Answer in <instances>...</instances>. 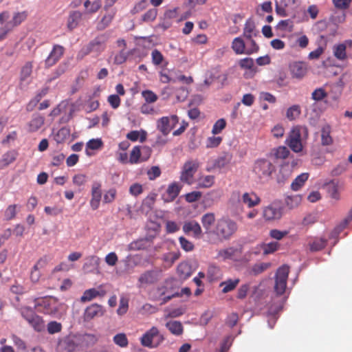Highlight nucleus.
Here are the masks:
<instances>
[{
	"label": "nucleus",
	"instance_id": "1",
	"mask_svg": "<svg viewBox=\"0 0 352 352\" xmlns=\"http://www.w3.org/2000/svg\"><path fill=\"white\" fill-rule=\"evenodd\" d=\"M309 136V131L306 126H293L285 140V144L294 153H300L303 150V141Z\"/></svg>",
	"mask_w": 352,
	"mask_h": 352
},
{
	"label": "nucleus",
	"instance_id": "2",
	"mask_svg": "<svg viewBox=\"0 0 352 352\" xmlns=\"http://www.w3.org/2000/svg\"><path fill=\"white\" fill-rule=\"evenodd\" d=\"M237 230L238 225L235 221L228 217H222L217 221L212 234L215 235L218 240L222 242L230 240Z\"/></svg>",
	"mask_w": 352,
	"mask_h": 352
},
{
	"label": "nucleus",
	"instance_id": "3",
	"mask_svg": "<svg viewBox=\"0 0 352 352\" xmlns=\"http://www.w3.org/2000/svg\"><path fill=\"white\" fill-rule=\"evenodd\" d=\"M108 39L109 36L107 34L97 36L80 50L77 55V58L82 59L90 53H96V55L100 54L105 50Z\"/></svg>",
	"mask_w": 352,
	"mask_h": 352
},
{
	"label": "nucleus",
	"instance_id": "4",
	"mask_svg": "<svg viewBox=\"0 0 352 352\" xmlns=\"http://www.w3.org/2000/svg\"><path fill=\"white\" fill-rule=\"evenodd\" d=\"M62 307L55 298H42L35 300L34 307L37 311L44 314L57 316Z\"/></svg>",
	"mask_w": 352,
	"mask_h": 352
},
{
	"label": "nucleus",
	"instance_id": "5",
	"mask_svg": "<svg viewBox=\"0 0 352 352\" xmlns=\"http://www.w3.org/2000/svg\"><path fill=\"white\" fill-rule=\"evenodd\" d=\"M285 207L280 200H274L262 208V217L266 222L279 221L283 216Z\"/></svg>",
	"mask_w": 352,
	"mask_h": 352
},
{
	"label": "nucleus",
	"instance_id": "6",
	"mask_svg": "<svg viewBox=\"0 0 352 352\" xmlns=\"http://www.w3.org/2000/svg\"><path fill=\"white\" fill-rule=\"evenodd\" d=\"M172 279H166L164 282L153 289L150 292V297L153 300H162L161 305L165 304L171 300L173 297L178 296L177 294H172L170 295L166 296L168 294L171 289Z\"/></svg>",
	"mask_w": 352,
	"mask_h": 352
},
{
	"label": "nucleus",
	"instance_id": "7",
	"mask_svg": "<svg viewBox=\"0 0 352 352\" xmlns=\"http://www.w3.org/2000/svg\"><path fill=\"white\" fill-rule=\"evenodd\" d=\"M275 171V166L266 159H258L254 164L253 172L257 177L263 181H267Z\"/></svg>",
	"mask_w": 352,
	"mask_h": 352
},
{
	"label": "nucleus",
	"instance_id": "8",
	"mask_svg": "<svg viewBox=\"0 0 352 352\" xmlns=\"http://www.w3.org/2000/svg\"><path fill=\"white\" fill-rule=\"evenodd\" d=\"M164 340V336L160 333L156 327H152L140 338L141 344L151 349L157 347Z\"/></svg>",
	"mask_w": 352,
	"mask_h": 352
},
{
	"label": "nucleus",
	"instance_id": "9",
	"mask_svg": "<svg viewBox=\"0 0 352 352\" xmlns=\"http://www.w3.org/2000/svg\"><path fill=\"white\" fill-rule=\"evenodd\" d=\"M23 318L36 331H41L45 329L43 318L35 314L34 310L29 307H23L21 309Z\"/></svg>",
	"mask_w": 352,
	"mask_h": 352
},
{
	"label": "nucleus",
	"instance_id": "10",
	"mask_svg": "<svg viewBox=\"0 0 352 352\" xmlns=\"http://www.w3.org/2000/svg\"><path fill=\"white\" fill-rule=\"evenodd\" d=\"M289 267L287 265L280 267L276 273L274 290L277 295H283L287 287Z\"/></svg>",
	"mask_w": 352,
	"mask_h": 352
},
{
	"label": "nucleus",
	"instance_id": "11",
	"mask_svg": "<svg viewBox=\"0 0 352 352\" xmlns=\"http://www.w3.org/2000/svg\"><path fill=\"white\" fill-rule=\"evenodd\" d=\"M199 167V162L197 160H190L186 161L182 168L180 175V180L188 184L192 183L194 175Z\"/></svg>",
	"mask_w": 352,
	"mask_h": 352
},
{
	"label": "nucleus",
	"instance_id": "12",
	"mask_svg": "<svg viewBox=\"0 0 352 352\" xmlns=\"http://www.w3.org/2000/svg\"><path fill=\"white\" fill-rule=\"evenodd\" d=\"M65 53V47L60 45L56 44L53 46L52 51L45 60V67L50 68L62 58Z\"/></svg>",
	"mask_w": 352,
	"mask_h": 352
},
{
	"label": "nucleus",
	"instance_id": "13",
	"mask_svg": "<svg viewBox=\"0 0 352 352\" xmlns=\"http://www.w3.org/2000/svg\"><path fill=\"white\" fill-rule=\"evenodd\" d=\"M289 69L292 78L300 80L307 75L308 65L303 61H294L289 64Z\"/></svg>",
	"mask_w": 352,
	"mask_h": 352
},
{
	"label": "nucleus",
	"instance_id": "14",
	"mask_svg": "<svg viewBox=\"0 0 352 352\" xmlns=\"http://www.w3.org/2000/svg\"><path fill=\"white\" fill-rule=\"evenodd\" d=\"M48 263V258L44 256L40 258L32 267L30 278L32 283H38L42 276L41 270L44 269Z\"/></svg>",
	"mask_w": 352,
	"mask_h": 352
},
{
	"label": "nucleus",
	"instance_id": "15",
	"mask_svg": "<svg viewBox=\"0 0 352 352\" xmlns=\"http://www.w3.org/2000/svg\"><path fill=\"white\" fill-rule=\"evenodd\" d=\"M160 275V270H147L140 276L138 283L140 286L154 284L159 280Z\"/></svg>",
	"mask_w": 352,
	"mask_h": 352
},
{
	"label": "nucleus",
	"instance_id": "16",
	"mask_svg": "<svg viewBox=\"0 0 352 352\" xmlns=\"http://www.w3.org/2000/svg\"><path fill=\"white\" fill-rule=\"evenodd\" d=\"M107 294V291L104 289V286L100 285L96 288H91L84 292L80 297L81 302H86L92 300L96 298H102Z\"/></svg>",
	"mask_w": 352,
	"mask_h": 352
},
{
	"label": "nucleus",
	"instance_id": "17",
	"mask_svg": "<svg viewBox=\"0 0 352 352\" xmlns=\"http://www.w3.org/2000/svg\"><path fill=\"white\" fill-rule=\"evenodd\" d=\"M91 198L90 200V206L95 210L99 208L102 198V184L99 182H94L91 185Z\"/></svg>",
	"mask_w": 352,
	"mask_h": 352
},
{
	"label": "nucleus",
	"instance_id": "18",
	"mask_svg": "<svg viewBox=\"0 0 352 352\" xmlns=\"http://www.w3.org/2000/svg\"><path fill=\"white\" fill-rule=\"evenodd\" d=\"M104 314V310L102 306L97 303H94L85 309L83 319L85 321L89 322L96 317L102 316Z\"/></svg>",
	"mask_w": 352,
	"mask_h": 352
},
{
	"label": "nucleus",
	"instance_id": "19",
	"mask_svg": "<svg viewBox=\"0 0 352 352\" xmlns=\"http://www.w3.org/2000/svg\"><path fill=\"white\" fill-rule=\"evenodd\" d=\"M77 346L76 338L69 336L58 342V349L61 352H73L76 350Z\"/></svg>",
	"mask_w": 352,
	"mask_h": 352
},
{
	"label": "nucleus",
	"instance_id": "20",
	"mask_svg": "<svg viewBox=\"0 0 352 352\" xmlns=\"http://www.w3.org/2000/svg\"><path fill=\"white\" fill-rule=\"evenodd\" d=\"M100 258L96 255H91L85 258V262L83 264L82 270L87 272H98Z\"/></svg>",
	"mask_w": 352,
	"mask_h": 352
},
{
	"label": "nucleus",
	"instance_id": "21",
	"mask_svg": "<svg viewBox=\"0 0 352 352\" xmlns=\"http://www.w3.org/2000/svg\"><path fill=\"white\" fill-rule=\"evenodd\" d=\"M170 120L175 123L177 121V117L173 116L171 118L162 117L157 121V129L164 135H167L171 131L173 126H170Z\"/></svg>",
	"mask_w": 352,
	"mask_h": 352
},
{
	"label": "nucleus",
	"instance_id": "22",
	"mask_svg": "<svg viewBox=\"0 0 352 352\" xmlns=\"http://www.w3.org/2000/svg\"><path fill=\"white\" fill-rule=\"evenodd\" d=\"M181 188L182 186L176 182L170 184L168 186L166 192L163 195L162 199L165 202H171L174 201L179 194Z\"/></svg>",
	"mask_w": 352,
	"mask_h": 352
},
{
	"label": "nucleus",
	"instance_id": "23",
	"mask_svg": "<svg viewBox=\"0 0 352 352\" xmlns=\"http://www.w3.org/2000/svg\"><path fill=\"white\" fill-rule=\"evenodd\" d=\"M45 123V118L39 113H34L31 120L28 123V131L34 133L40 129Z\"/></svg>",
	"mask_w": 352,
	"mask_h": 352
},
{
	"label": "nucleus",
	"instance_id": "24",
	"mask_svg": "<svg viewBox=\"0 0 352 352\" xmlns=\"http://www.w3.org/2000/svg\"><path fill=\"white\" fill-rule=\"evenodd\" d=\"M238 64L241 69H247L249 71V74L247 72L245 73L244 76L245 78L252 77L256 73V70L254 69V62L252 58L246 57L240 59L238 61Z\"/></svg>",
	"mask_w": 352,
	"mask_h": 352
},
{
	"label": "nucleus",
	"instance_id": "25",
	"mask_svg": "<svg viewBox=\"0 0 352 352\" xmlns=\"http://www.w3.org/2000/svg\"><path fill=\"white\" fill-rule=\"evenodd\" d=\"M82 12L79 10H73L69 12L67 21V27L72 31L76 28L82 19Z\"/></svg>",
	"mask_w": 352,
	"mask_h": 352
},
{
	"label": "nucleus",
	"instance_id": "26",
	"mask_svg": "<svg viewBox=\"0 0 352 352\" xmlns=\"http://www.w3.org/2000/svg\"><path fill=\"white\" fill-rule=\"evenodd\" d=\"M242 202L248 208H253L260 204L261 198L254 192H245L241 197Z\"/></svg>",
	"mask_w": 352,
	"mask_h": 352
},
{
	"label": "nucleus",
	"instance_id": "27",
	"mask_svg": "<svg viewBox=\"0 0 352 352\" xmlns=\"http://www.w3.org/2000/svg\"><path fill=\"white\" fill-rule=\"evenodd\" d=\"M106 12L107 13L102 17L97 24L96 28L98 30H103L109 27L116 14V9H112L110 11Z\"/></svg>",
	"mask_w": 352,
	"mask_h": 352
},
{
	"label": "nucleus",
	"instance_id": "28",
	"mask_svg": "<svg viewBox=\"0 0 352 352\" xmlns=\"http://www.w3.org/2000/svg\"><path fill=\"white\" fill-rule=\"evenodd\" d=\"M201 222L205 230L206 234H212V226L215 223V215L213 212H208L204 214L201 219Z\"/></svg>",
	"mask_w": 352,
	"mask_h": 352
},
{
	"label": "nucleus",
	"instance_id": "29",
	"mask_svg": "<svg viewBox=\"0 0 352 352\" xmlns=\"http://www.w3.org/2000/svg\"><path fill=\"white\" fill-rule=\"evenodd\" d=\"M183 231L186 234L192 232L195 238H200L202 233L200 225L195 221L186 222L183 226Z\"/></svg>",
	"mask_w": 352,
	"mask_h": 352
},
{
	"label": "nucleus",
	"instance_id": "30",
	"mask_svg": "<svg viewBox=\"0 0 352 352\" xmlns=\"http://www.w3.org/2000/svg\"><path fill=\"white\" fill-rule=\"evenodd\" d=\"M258 32L256 30V25L252 19H248L245 23L243 36L246 39H250L253 36H256Z\"/></svg>",
	"mask_w": 352,
	"mask_h": 352
},
{
	"label": "nucleus",
	"instance_id": "31",
	"mask_svg": "<svg viewBox=\"0 0 352 352\" xmlns=\"http://www.w3.org/2000/svg\"><path fill=\"white\" fill-rule=\"evenodd\" d=\"M85 14H93L96 13L102 7L101 0H95L91 1L90 0H85L84 1Z\"/></svg>",
	"mask_w": 352,
	"mask_h": 352
},
{
	"label": "nucleus",
	"instance_id": "32",
	"mask_svg": "<svg viewBox=\"0 0 352 352\" xmlns=\"http://www.w3.org/2000/svg\"><path fill=\"white\" fill-rule=\"evenodd\" d=\"M331 127L329 124L324 125L321 129V144L322 146H329L333 142V138L331 135Z\"/></svg>",
	"mask_w": 352,
	"mask_h": 352
},
{
	"label": "nucleus",
	"instance_id": "33",
	"mask_svg": "<svg viewBox=\"0 0 352 352\" xmlns=\"http://www.w3.org/2000/svg\"><path fill=\"white\" fill-rule=\"evenodd\" d=\"M232 49L236 54H246V43L241 37H236L232 42Z\"/></svg>",
	"mask_w": 352,
	"mask_h": 352
},
{
	"label": "nucleus",
	"instance_id": "34",
	"mask_svg": "<svg viewBox=\"0 0 352 352\" xmlns=\"http://www.w3.org/2000/svg\"><path fill=\"white\" fill-rule=\"evenodd\" d=\"M177 272L179 278L185 280L192 274L191 267L188 263L182 262L177 266Z\"/></svg>",
	"mask_w": 352,
	"mask_h": 352
},
{
	"label": "nucleus",
	"instance_id": "35",
	"mask_svg": "<svg viewBox=\"0 0 352 352\" xmlns=\"http://www.w3.org/2000/svg\"><path fill=\"white\" fill-rule=\"evenodd\" d=\"M17 157V153L14 151H10L3 155L0 160V168H4L9 164L14 162Z\"/></svg>",
	"mask_w": 352,
	"mask_h": 352
},
{
	"label": "nucleus",
	"instance_id": "36",
	"mask_svg": "<svg viewBox=\"0 0 352 352\" xmlns=\"http://www.w3.org/2000/svg\"><path fill=\"white\" fill-rule=\"evenodd\" d=\"M156 197L157 194L155 192L148 194L142 201V209L146 212L151 210L154 207Z\"/></svg>",
	"mask_w": 352,
	"mask_h": 352
},
{
	"label": "nucleus",
	"instance_id": "37",
	"mask_svg": "<svg viewBox=\"0 0 352 352\" xmlns=\"http://www.w3.org/2000/svg\"><path fill=\"white\" fill-rule=\"evenodd\" d=\"M33 62L28 61L21 67L20 72V82H25L28 78H30L32 73Z\"/></svg>",
	"mask_w": 352,
	"mask_h": 352
},
{
	"label": "nucleus",
	"instance_id": "38",
	"mask_svg": "<svg viewBox=\"0 0 352 352\" xmlns=\"http://www.w3.org/2000/svg\"><path fill=\"white\" fill-rule=\"evenodd\" d=\"M214 183V176L201 175L197 179V186L201 188H208L213 186Z\"/></svg>",
	"mask_w": 352,
	"mask_h": 352
},
{
	"label": "nucleus",
	"instance_id": "39",
	"mask_svg": "<svg viewBox=\"0 0 352 352\" xmlns=\"http://www.w3.org/2000/svg\"><path fill=\"white\" fill-rule=\"evenodd\" d=\"M240 280L239 278L236 279H228L226 281H223L220 283V287H222V292L226 294L234 290L238 284L239 283Z\"/></svg>",
	"mask_w": 352,
	"mask_h": 352
},
{
	"label": "nucleus",
	"instance_id": "40",
	"mask_svg": "<svg viewBox=\"0 0 352 352\" xmlns=\"http://www.w3.org/2000/svg\"><path fill=\"white\" fill-rule=\"evenodd\" d=\"M309 174L308 173H302L297 176L296 179L292 182L291 184V188L293 190L297 191L298 190L305 184V182L308 179Z\"/></svg>",
	"mask_w": 352,
	"mask_h": 352
},
{
	"label": "nucleus",
	"instance_id": "41",
	"mask_svg": "<svg viewBox=\"0 0 352 352\" xmlns=\"http://www.w3.org/2000/svg\"><path fill=\"white\" fill-rule=\"evenodd\" d=\"M166 327L171 332V333L175 336H180L183 333L182 324L179 321H170L166 322Z\"/></svg>",
	"mask_w": 352,
	"mask_h": 352
},
{
	"label": "nucleus",
	"instance_id": "42",
	"mask_svg": "<svg viewBox=\"0 0 352 352\" xmlns=\"http://www.w3.org/2000/svg\"><path fill=\"white\" fill-rule=\"evenodd\" d=\"M290 152L285 146H280L272 150V155L276 159L285 160L288 157Z\"/></svg>",
	"mask_w": 352,
	"mask_h": 352
},
{
	"label": "nucleus",
	"instance_id": "43",
	"mask_svg": "<svg viewBox=\"0 0 352 352\" xmlns=\"http://www.w3.org/2000/svg\"><path fill=\"white\" fill-rule=\"evenodd\" d=\"M346 47L344 43H340L333 47V54L336 58L344 60L346 58Z\"/></svg>",
	"mask_w": 352,
	"mask_h": 352
},
{
	"label": "nucleus",
	"instance_id": "44",
	"mask_svg": "<svg viewBox=\"0 0 352 352\" xmlns=\"http://www.w3.org/2000/svg\"><path fill=\"white\" fill-rule=\"evenodd\" d=\"M141 160V146H135L130 153L129 163L131 164L142 162Z\"/></svg>",
	"mask_w": 352,
	"mask_h": 352
},
{
	"label": "nucleus",
	"instance_id": "45",
	"mask_svg": "<svg viewBox=\"0 0 352 352\" xmlns=\"http://www.w3.org/2000/svg\"><path fill=\"white\" fill-rule=\"evenodd\" d=\"M300 113V107L298 104H294L287 109L286 112V117L289 120L292 121L298 118Z\"/></svg>",
	"mask_w": 352,
	"mask_h": 352
},
{
	"label": "nucleus",
	"instance_id": "46",
	"mask_svg": "<svg viewBox=\"0 0 352 352\" xmlns=\"http://www.w3.org/2000/svg\"><path fill=\"white\" fill-rule=\"evenodd\" d=\"M130 53L125 49H121L113 57V63L115 65H121L125 63Z\"/></svg>",
	"mask_w": 352,
	"mask_h": 352
},
{
	"label": "nucleus",
	"instance_id": "47",
	"mask_svg": "<svg viewBox=\"0 0 352 352\" xmlns=\"http://www.w3.org/2000/svg\"><path fill=\"white\" fill-rule=\"evenodd\" d=\"M126 138L132 142L140 140L141 142H143L146 138V133L144 131H142L141 133L138 131H131L127 133Z\"/></svg>",
	"mask_w": 352,
	"mask_h": 352
},
{
	"label": "nucleus",
	"instance_id": "48",
	"mask_svg": "<svg viewBox=\"0 0 352 352\" xmlns=\"http://www.w3.org/2000/svg\"><path fill=\"white\" fill-rule=\"evenodd\" d=\"M327 243V239L323 238H319L314 239L310 243V250L313 252L320 251L324 248Z\"/></svg>",
	"mask_w": 352,
	"mask_h": 352
},
{
	"label": "nucleus",
	"instance_id": "49",
	"mask_svg": "<svg viewBox=\"0 0 352 352\" xmlns=\"http://www.w3.org/2000/svg\"><path fill=\"white\" fill-rule=\"evenodd\" d=\"M28 13L27 11L19 12L14 13L11 23L13 26H17L24 21L28 17Z\"/></svg>",
	"mask_w": 352,
	"mask_h": 352
},
{
	"label": "nucleus",
	"instance_id": "50",
	"mask_svg": "<svg viewBox=\"0 0 352 352\" xmlns=\"http://www.w3.org/2000/svg\"><path fill=\"white\" fill-rule=\"evenodd\" d=\"M113 342L116 344L120 347H126L129 344V340L125 333H120L116 334L113 338Z\"/></svg>",
	"mask_w": 352,
	"mask_h": 352
},
{
	"label": "nucleus",
	"instance_id": "51",
	"mask_svg": "<svg viewBox=\"0 0 352 352\" xmlns=\"http://www.w3.org/2000/svg\"><path fill=\"white\" fill-rule=\"evenodd\" d=\"M328 94L323 87L316 89L311 94V98L315 101H321L327 96Z\"/></svg>",
	"mask_w": 352,
	"mask_h": 352
},
{
	"label": "nucleus",
	"instance_id": "52",
	"mask_svg": "<svg viewBox=\"0 0 352 352\" xmlns=\"http://www.w3.org/2000/svg\"><path fill=\"white\" fill-rule=\"evenodd\" d=\"M226 126V121L223 118L219 119L214 124L212 129V133L217 135L220 133Z\"/></svg>",
	"mask_w": 352,
	"mask_h": 352
},
{
	"label": "nucleus",
	"instance_id": "53",
	"mask_svg": "<svg viewBox=\"0 0 352 352\" xmlns=\"http://www.w3.org/2000/svg\"><path fill=\"white\" fill-rule=\"evenodd\" d=\"M279 243L278 242H270L263 244L262 249L264 254H270L274 253L278 250Z\"/></svg>",
	"mask_w": 352,
	"mask_h": 352
},
{
	"label": "nucleus",
	"instance_id": "54",
	"mask_svg": "<svg viewBox=\"0 0 352 352\" xmlns=\"http://www.w3.org/2000/svg\"><path fill=\"white\" fill-rule=\"evenodd\" d=\"M327 191L331 198L335 199H339L338 184L334 182H331L327 184Z\"/></svg>",
	"mask_w": 352,
	"mask_h": 352
},
{
	"label": "nucleus",
	"instance_id": "55",
	"mask_svg": "<svg viewBox=\"0 0 352 352\" xmlns=\"http://www.w3.org/2000/svg\"><path fill=\"white\" fill-rule=\"evenodd\" d=\"M234 253V251L232 248L221 250L218 252L217 258L225 261L231 258Z\"/></svg>",
	"mask_w": 352,
	"mask_h": 352
},
{
	"label": "nucleus",
	"instance_id": "56",
	"mask_svg": "<svg viewBox=\"0 0 352 352\" xmlns=\"http://www.w3.org/2000/svg\"><path fill=\"white\" fill-rule=\"evenodd\" d=\"M129 308V300L125 297H121L117 314L120 316L125 314Z\"/></svg>",
	"mask_w": 352,
	"mask_h": 352
},
{
	"label": "nucleus",
	"instance_id": "57",
	"mask_svg": "<svg viewBox=\"0 0 352 352\" xmlns=\"http://www.w3.org/2000/svg\"><path fill=\"white\" fill-rule=\"evenodd\" d=\"M102 142L100 139H91L87 143L86 146V152L88 155V149L97 150L102 146Z\"/></svg>",
	"mask_w": 352,
	"mask_h": 352
},
{
	"label": "nucleus",
	"instance_id": "58",
	"mask_svg": "<svg viewBox=\"0 0 352 352\" xmlns=\"http://www.w3.org/2000/svg\"><path fill=\"white\" fill-rule=\"evenodd\" d=\"M223 138L220 136H211L208 137L206 140V148H216L222 142Z\"/></svg>",
	"mask_w": 352,
	"mask_h": 352
},
{
	"label": "nucleus",
	"instance_id": "59",
	"mask_svg": "<svg viewBox=\"0 0 352 352\" xmlns=\"http://www.w3.org/2000/svg\"><path fill=\"white\" fill-rule=\"evenodd\" d=\"M247 43H246V47H247V52L246 54H252L254 53H256L258 51L259 47L255 42V41L253 39V37L250 39H246Z\"/></svg>",
	"mask_w": 352,
	"mask_h": 352
},
{
	"label": "nucleus",
	"instance_id": "60",
	"mask_svg": "<svg viewBox=\"0 0 352 352\" xmlns=\"http://www.w3.org/2000/svg\"><path fill=\"white\" fill-rule=\"evenodd\" d=\"M16 204L10 205L5 210L4 216L6 220H11L15 218L16 214Z\"/></svg>",
	"mask_w": 352,
	"mask_h": 352
},
{
	"label": "nucleus",
	"instance_id": "61",
	"mask_svg": "<svg viewBox=\"0 0 352 352\" xmlns=\"http://www.w3.org/2000/svg\"><path fill=\"white\" fill-rule=\"evenodd\" d=\"M157 15V10L155 8H152L144 14L142 16V20L145 22L153 21L156 19Z\"/></svg>",
	"mask_w": 352,
	"mask_h": 352
},
{
	"label": "nucleus",
	"instance_id": "62",
	"mask_svg": "<svg viewBox=\"0 0 352 352\" xmlns=\"http://www.w3.org/2000/svg\"><path fill=\"white\" fill-rule=\"evenodd\" d=\"M152 63L155 65H160L164 60V56L158 50H154L151 52Z\"/></svg>",
	"mask_w": 352,
	"mask_h": 352
},
{
	"label": "nucleus",
	"instance_id": "63",
	"mask_svg": "<svg viewBox=\"0 0 352 352\" xmlns=\"http://www.w3.org/2000/svg\"><path fill=\"white\" fill-rule=\"evenodd\" d=\"M65 159V155L63 153H55L52 155L51 165L53 166H59L63 163Z\"/></svg>",
	"mask_w": 352,
	"mask_h": 352
},
{
	"label": "nucleus",
	"instance_id": "64",
	"mask_svg": "<svg viewBox=\"0 0 352 352\" xmlns=\"http://www.w3.org/2000/svg\"><path fill=\"white\" fill-rule=\"evenodd\" d=\"M62 329V324L56 321L50 322L47 324V331L50 334L58 333Z\"/></svg>",
	"mask_w": 352,
	"mask_h": 352
}]
</instances>
